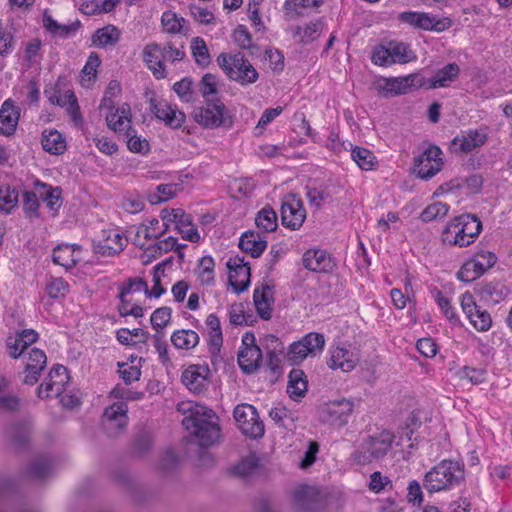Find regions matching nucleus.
Listing matches in <instances>:
<instances>
[{
    "label": "nucleus",
    "mask_w": 512,
    "mask_h": 512,
    "mask_svg": "<svg viewBox=\"0 0 512 512\" xmlns=\"http://www.w3.org/2000/svg\"><path fill=\"white\" fill-rule=\"evenodd\" d=\"M351 158L360 169L365 171L375 169L378 164L373 152L364 147H353L351 149Z\"/></svg>",
    "instance_id": "43"
},
{
    "label": "nucleus",
    "mask_w": 512,
    "mask_h": 512,
    "mask_svg": "<svg viewBox=\"0 0 512 512\" xmlns=\"http://www.w3.org/2000/svg\"><path fill=\"white\" fill-rule=\"evenodd\" d=\"M258 467V458L255 454H250L244 457L237 465H235L234 474L247 477L252 475Z\"/></svg>",
    "instance_id": "58"
},
{
    "label": "nucleus",
    "mask_w": 512,
    "mask_h": 512,
    "mask_svg": "<svg viewBox=\"0 0 512 512\" xmlns=\"http://www.w3.org/2000/svg\"><path fill=\"white\" fill-rule=\"evenodd\" d=\"M186 246V244H178L176 238L169 236L163 240H159L154 244L149 245L147 248H145V250L154 258L162 256L164 253L172 250L177 252L180 258H183L184 253L182 252V249Z\"/></svg>",
    "instance_id": "40"
},
{
    "label": "nucleus",
    "mask_w": 512,
    "mask_h": 512,
    "mask_svg": "<svg viewBox=\"0 0 512 512\" xmlns=\"http://www.w3.org/2000/svg\"><path fill=\"white\" fill-rule=\"evenodd\" d=\"M280 212L283 226L291 230H298L306 219L303 202L296 194H288L284 197Z\"/></svg>",
    "instance_id": "14"
},
{
    "label": "nucleus",
    "mask_w": 512,
    "mask_h": 512,
    "mask_svg": "<svg viewBox=\"0 0 512 512\" xmlns=\"http://www.w3.org/2000/svg\"><path fill=\"white\" fill-rule=\"evenodd\" d=\"M151 109L157 119L172 128H179L185 120V114L166 100L151 101Z\"/></svg>",
    "instance_id": "26"
},
{
    "label": "nucleus",
    "mask_w": 512,
    "mask_h": 512,
    "mask_svg": "<svg viewBox=\"0 0 512 512\" xmlns=\"http://www.w3.org/2000/svg\"><path fill=\"white\" fill-rule=\"evenodd\" d=\"M371 61L373 64L382 67H389L394 64L389 44L379 45L372 51Z\"/></svg>",
    "instance_id": "59"
},
{
    "label": "nucleus",
    "mask_w": 512,
    "mask_h": 512,
    "mask_svg": "<svg viewBox=\"0 0 512 512\" xmlns=\"http://www.w3.org/2000/svg\"><path fill=\"white\" fill-rule=\"evenodd\" d=\"M119 375L126 384H131L139 380L141 375L140 367L131 361V363H118Z\"/></svg>",
    "instance_id": "62"
},
{
    "label": "nucleus",
    "mask_w": 512,
    "mask_h": 512,
    "mask_svg": "<svg viewBox=\"0 0 512 512\" xmlns=\"http://www.w3.org/2000/svg\"><path fill=\"white\" fill-rule=\"evenodd\" d=\"M323 30V22L320 19L310 21L303 25H299L293 32V37L297 41L307 44L316 40Z\"/></svg>",
    "instance_id": "37"
},
{
    "label": "nucleus",
    "mask_w": 512,
    "mask_h": 512,
    "mask_svg": "<svg viewBox=\"0 0 512 512\" xmlns=\"http://www.w3.org/2000/svg\"><path fill=\"white\" fill-rule=\"evenodd\" d=\"M449 206L443 202H433L429 204L421 213V219L424 222H431L441 219L447 215Z\"/></svg>",
    "instance_id": "52"
},
{
    "label": "nucleus",
    "mask_w": 512,
    "mask_h": 512,
    "mask_svg": "<svg viewBox=\"0 0 512 512\" xmlns=\"http://www.w3.org/2000/svg\"><path fill=\"white\" fill-rule=\"evenodd\" d=\"M18 190L10 185L0 186V211L10 214L18 204Z\"/></svg>",
    "instance_id": "47"
},
{
    "label": "nucleus",
    "mask_w": 512,
    "mask_h": 512,
    "mask_svg": "<svg viewBox=\"0 0 512 512\" xmlns=\"http://www.w3.org/2000/svg\"><path fill=\"white\" fill-rule=\"evenodd\" d=\"M174 230L181 234L183 239L190 242H198L200 240V234L192 223L191 216L181 208L175 221Z\"/></svg>",
    "instance_id": "36"
},
{
    "label": "nucleus",
    "mask_w": 512,
    "mask_h": 512,
    "mask_svg": "<svg viewBox=\"0 0 512 512\" xmlns=\"http://www.w3.org/2000/svg\"><path fill=\"white\" fill-rule=\"evenodd\" d=\"M205 324L208 328V344L210 351L213 353L219 352L223 343V334L218 316L214 313L209 314L205 320Z\"/></svg>",
    "instance_id": "39"
},
{
    "label": "nucleus",
    "mask_w": 512,
    "mask_h": 512,
    "mask_svg": "<svg viewBox=\"0 0 512 512\" xmlns=\"http://www.w3.org/2000/svg\"><path fill=\"white\" fill-rule=\"evenodd\" d=\"M100 109H108L106 122L108 127L116 133H125L131 128V108L124 103L114 109L113 101L105 96L100 104Z\"/></svg>",
    "instance_id": "16"
},
{
    "label": "nucleus",
    "mask_w": 512,
    "mask_h": 512,
    "mask_svg": "<svg viewBox=\"0 0 512 512\" xmlns=\"http://www.w3.org/2000/svg\"><path fill=\"white\" fill-rule=\"evenodd\" d=\"M81 254L82 250L78 245H58L53 251V262L66 269H70L81 261Z\"/></svg>",
    "instance_id": "33"
},
{
    "label": "nucleus",
    "mask_w": 512,
    "mask_h": 512,
    "mask_svg": "<svg viewBox=\"0 0 512 512\" xmlns=\"http://www.w3.org/2000/svg\"><path fill=\"white\" fill-rule=\"evenodd\" d=\"M395 436L388 430H382L366 437L354 453L358 464L378 462L392 451Z\"/></svg>",
    "instance_id": "5"
},
{
    "label": "nucleus",
    "mask_w": 512,
    "mask_h": 512,
    "mask_svg": "<svg viewBox=\"0 0 512 512\" xmlns=\"http://www.w3.org/2000/svg\"><path fill=\"white\" fill-rule=\"evenodd\" d=\"M128 406L124 401H118L108 406L102 416V424L109 435L116 436L128 424Z\"/></svg>",
    "instance_id": "20"
},
{
    "label": "nucleus",
    "mask_w": 512,
    "mask_h": 512,
    "mask_svg": "<svg viewBox=\"0 0 512 512\" xmlns=\"http://www.w3.org/2000/svg\"><path fill=\"white\" fill-rule=\"evenodd\" d=\"M398 20L402 24L409 25L414 29L443 32L452 26V20L449 17L439 18L426 12L404 11L398 15Z\"/></svg>",
    "instance_id": "9"
},
{
    "label": "nucleus",
    "mask_w": 512,
    "mask_h": 512,
    "mask_svg": "<svg viewBox=\"0 0 512 512\" xmlns=\"http://www.w3.org/2000/svg\"><path fill=\"white\" fill-rule=\"evenodd\" d=\"M6 349L10 357L16 359L19 357H24L25 354L30 350L26 347V345L20 340L19 336H9L6 340Z\"/></svg>",
    "instance_id": "64"
},
{
    "label": "nucleus",
    "mask_w": 512,
    "mask_h": 512,
    "mask_svg": "<svg viewBox=\"0 0 512 512\" xmlns=\"http://www.w3.org/2000/svg\"><path fill=\"white\" fill-rule=\"evenodd\" d=\"M229 269V283L233 289L240 293L250 284V267L240 257H230L227 261Z\"/></svg>",
    "instance_id": "25"
},
{
    "label": "nucleus",
    "mask_w": 512,
    "mask_h": 512,
    "mask_svg": "<svg viewBox=\"0 0 512 512\" xmlns=\"http://www.w3.org/2000/svg\"><path fill=\"white\" fill-rule=\"evenodd\" d=\"M481 230L482 223L476 215L462 214L447 223L441 238L446 245L467 247L475 242Z\"/></svg>",
    "instance_id": "3"
},
{
    "label": "nucleus",
    "mask_w": 512,
    "mask_h": 512,
    "mask_svg": "<svg viewBox=\"0 0 512 512\" xmlns=\"http://www.w3.org/2000/svg\"><path fill=\"white\" fill-rule=\"evenodd\" d=\"M15 47L14 35L0 20V56L6 57L12 53Z\"/></svg>",
    "instance_id": "56"
},
{
    "label": "nucleus",
    "mask_w": 512,
    "mask_h": 512,
    "mask_svg": "<svg viewBox=\"0 0 512 512\" xmlns=\"http://www.w3.org/2000/svg\"><path fill=\"white\" fill-rule=\"evenodd\" d=\"M262 353L255 344L253 333L246 332L242 336V345L238 352V364L246 374L255 372L261 365Z\"/></svg>",
    "instance_id": "15"
},
{
    "label": "nucleus",
    "mask_w": 512,
    "mask_h": 512,
    "mask_svg": "<svg viewBox=\"0 0 512 512\" xmlns=\"http://www.w3.org/2000/svg\"><path fill=\"white\" fill-rule=\"evenodd\" d=\"M199 335L190 329L176 330L171 335V342L177 349L189 350L199 343Z\"/></svg>",
    "instance_id": "41"
},
{
    "label": "nucleus",
    "mask_w": 512,
    "mask_h": 512,
    "mask_svg": "<svg viewBox=\"0 0 512 512\" xmlns=\"http://www.w3.org/2000/svg\"><path fill=\"white\" fill-rule=\"evenodd\" d=\"M171 313L172 310L169 307H161L156 309L150 318L152 327L157 331L162 330L169 323L171 319Z\"/></svg>",
    "instance_id": "63"
},
{
    "label": "nucleus",
    "mask_w": 512,
    "mask_h": 512,
    "mask_svg": "<svg viewBox=\"0 0 512 512\" xmlns=\"http://www.w3.org/2000/svg\"><path fill=\"white\" fill-rule=\"evenodd\" d=\"M215 263L212 257L204 256L200 259L199 264L195 270V273L199 281L204 285H211L214 283Z\"/></svg>",
    "instance_id": "49"
},
{
    "label": "nucleus",
    "mask_w": 512,
    "mask_h": 512,
    "mask_svg": "<svg viewBox=\"0 0 512 512\" xmlns=\"http://www.w3.org/2000/svg\"><path fill=\"white\" fill-rule=\"evenodd\" d=\"M488 139L487 129H469L456 136L451 146L456 152L470 153L473 150L483 146Z\"/></svg>",
    "instance_id": "23"
},
{
    "label": "nucleus",
    "mask_w": 512,
    "mask_h": 512,
    "mask_svg": "<svg viewBox=\"0 0 512 512\" xmlns=\"http://www.w3.org/2000/svg\"><path fill=\"white\" fill-rule=\"evenodd\" d=\"M196 121L205 128H218L220 126L230 128L232 119L226 114L225 105L221 101L207 103L195 113Z\"/></svg>",
    "instance_id": "13"
},
{
    "label": "nucleus",
    "mask_w": 512,
    "mask_h": 512,
    "mask_svg": "<svg viewBox=\"0 0 512 512\" xmlns=\"http://www.w3.org/2000/svg\"><path fill=\"white\" fill-rule=\"evenodd\" d=\"M464 480V463L458 460L444 459L426 472L423 486L429 493L450 491L461 485Z\"/></svg>",
    "instance_id": "2"
},
{
    "label": "nucleus",
    "mask_w": 512,
    "mask_h": 512,
    "mask_svg": "<svg viewBox=\"0 0 512 512\" xmlns=\"http://www.w3.org/2000/svg\"><path fill=\"white\" fill-rule=\"evenodd\" d=\"M190 48L193 59L198 66L205 68L211 63L208 47L201 37L192 38Z\"/></svg>",
    "instance_id": "44"
},
{
    "label": "nucleus",
    "mask_w": 512,
    "mask_h": 512,
    "mask_svg": "<svg viewBox=\"0 0 512 512\" xmlns=\"http://www.w3.org/2000/svg\"><path fill=\"white\" fill-rule=\"evenodd\" d=\"M20 117V110L11 99L5 100L0 108V134H14Z\"/></svg>",
    "instance_id": "29"
},
{
    "label": "nucleus",
    "mask_w": 512,
    "mask_h": 512,
    "mask_svg": "<svg viewBox=\"0 0 512 512\" xmlns=\"http://www.w3.org/2000/svg\"><path fill=\"white\" fill-rule=\"evenodd\" d=\"M495 262V254L491 252L479 254L475 259L464 263L458 272V277L465 282L473 281L480 277L488 268L492 267Z\"/></svg>",
    "instance_id": "22"
},
{
    "label": "nucleus",
    "mask_w": 512,
    "mask_h": 512,
    "mask_svg": "<svg viewBox=\"0 0 512 512\" xmlns=\"http://www.w3.org/2000/svg\"><path fill=\"white\" fill-rule=\"evenodd\" d=\"M388 44L394 64H406L416 59L415 53L408 44L398 41H390Z\"/></svg>",
    "instance_id": "45"
},
{
    "label": "nucleus",
    "mask_w": 512,
    "mask_h": 512,
    "mask_svg": "<svg viewBox=\"0 0 512 512\" xmlns=\"http://www.w3.org/2000/svg\"><path fill=\"white\" fill-rule=\"evenodd\" d=\"M69 384V374L67 369L60 364H56L50 370L47 378L38 387L37 394L40 398H53L61 396L66 392Z\"/></svg>",
    "instance_id": "12"
},
{
    "label": "nucleus",
    "mask_w": 512,
    "mask_h": 512,
    "mask_svg": "<svg viewBox=\"0 0 512 512\" xmlns=\"http://www.w3.org/2000/svg\"><path fill=\"white\" fill-rule=\"evenodd\" d=\"M324 0H286L284 8L286 11L296 15H302L305 10L318 8Z\"/></svg>",
    "instance_id": "55"
},
{
    "label": "nucleus",
    "mask_w": 512,
    "mask_h": 512,
    "mask_svg": "<svg viewBox=\"0 0 512 512\" xmlns=\"http://www.w3.org/2000/svg\"><path fill=\"white\" fill-rule=\"evenodd\" d=\"M461 307L471 325L480 332L488 331L492 325L490 314L478 306L471 293L465 292L461 295Z\"/></svg>",
    "instance_id": "18"
},
{
    "label": "nucleus",
    "mask_w": 512,
    "mask_h": 512,
    "mask_svg": "<svg viewBox=\"0 0 512 512\" xmlns=\"http://www.w3.org/2000/svg\"><path fill=\"white\" fill-rule=\"evenodd\" d=\"M420 74L413 73L402 77H379L373 81V88L383 98L407 94L413 88H421Z\"/></svg>",
    "instance_id": "7"
},
{
    "label": "nucleus",
    "mask_w": 512,
    "mask_h": 512,
    "mask_svg": "<svg viewBox=\"0 0 512 512\" xmlns=\"http://www.w3.org/2000/svg\"><path fill=\"white\" fill-rule=\"evenodd\" d=\"M217 63L231 80L241 85L252 84L258 79V72L241 53H221Z\"/></svg>",
    "instance_id": "6"
},
{
    "label": "nucleus",
    "mask_w": 512,
    "mask_h": 512,
    "mask_svg": "<svg viewBox=\"0 0 512 512\" xmlns=\"http://www.w3.org/2000/svg\"><path fill=\"white\" fill-rule=\"evenodd\" d=\"M277 220L276 212L272 208L266 206L257 213L255 223L259 230L267 233L276 230L278 226Z\"/></svg>",
    "instance_id": "46"
},
{
    "label": "nucleus",
    "mask_w": 512,
    "mask_h": 512,
    "mask_svg": "<svg viewBox=\"0 0 512 512\" xmlns=\"http://www.w3.org/2000/svg\"><path fill=\"white\" fill-rule=\"evenodd\" d=\"M161 23H162L164 31L167 33H171V34L186 33L185 19L181 16H178L175 12H172V11L164 12L161 17Z\"/></svg>",
    "instance_id": "48"
},
{
    "label": "nucleus",
    "mask_w": 512,
    "mask_h": 512,
    "mask_svg": "<svg viewBox=\"0 0 512 512\" xmlns=\"http://www.w3.org/2000/svg\"><path fill=\"white\" fill-rule=\"evenodd\" d=\"M124 136L126 138L127 148L131 152L145 154L149 151V142L145 138L138 136L132 127L124 133Z\"/></svg>",
    "instance_id": "51"
},
{
    "label": "nucleus",
    "mask_w": 512,
    "mask_h": 512,
    "mask_svg": "<svg viewBox=\"0 0 512 512\" xmlns=\"http://www.w3.org/2000/svg\"><path fill=\"white\" fill-rule=\"evenodd\" d=\"M207 366L191 365L182 373V383L192 392H201L207 383Z\"/></svg>",
    "instance_id": "30"
},
{
    "label": "nucleus",
    "mask_w": 512,
    "mask_h": 512,
    "mask_svg": "<svg viewBox=\"0 0 512 512\" xmlns=\"http://www.w3.org/2000/svg\"><path fill=\"white\" fill-rule=\"evenodd\" d=\"M253 300L258 315L263 320H269L272 317V305L274 303L273 286L264 283L256 287L253 293Z\"/></svg>",
    "instance_id": "28"
},
{
    "label": "nucleus",
    "mask_w": 512,
    "mask_h": 512,
    "mask_svg": "<svg viewBox=\"0 0 512 512\" xmlns=\"http://www.w3.org/2000/svg\"><path fill=\"white\" fill-rule=\"evenodd\" d=\"M354 407L355 404L352 399L340 398L331 400L322 407L320 418L329 425L342 427L348 423Z\"/></svg>",
    "instance_id": "11"
},
{
    "label": "nucleus",
    "mask_w": 512,
    "mask_h": 512,
    "mask_svg": "<svg viewBox=\"0 0 512 512\" xmlns=\"http://www.w3.org/2000/svg\"><path fill=\"white\" fill-rule=\"evenodd\" d=\"M306 197L311 206L319 209L324 203L330 199V194L326 188L323 187H309L307 186Z\"/></svg>",
    "instance_id": "57"
},
{
    "label": "nucleus",
    "mask_w": 512,
    "mask_h": 512,
    "mask_svg": "<svg viewBox=\"0 0 512 512\" xmlns=\"http://www.w3.org/2000/svg\"><path fill=\"white\" fill-rule=\"evenodd\" d=\"M179 410L188 412L182 420L183 426L195 436L201 447H209L220 438V427L213 410L193 403H182Z\"/></svg>",
    "instance_id": "1"
},
{
    "label": "nucleus",
    "mask_w": 512,
    "mask_h": 512,
    "mask_svg": "<svg viewBox=\"0 0 512 512\" xmlns=\"http://www.w3.org/2000/svg\"><path fill=\"white\" fill-rule=\"evenodd\" d=\"M239 247L252 257H259L267 247V241L255 231L245 232L239 241Z\"/></svg>",
    "instance_id": "35"
},
{
    "label": "nucleus",
    "mask_w": 512,
    "mask_h": 512,
    "mask_svg": "<svg viewBox=\"0 0 512 512\" xmlns=\"http://www.w3.org/2000/svg\"><path fill=\"white\" fill-rule=\"evenodd\" d=\"M41 144L46 152L54 155L62 154L66 150V140L57 130H44Z\"/></svg>",
    "instance_id": "38"
},
{
    "label": "nucleus",
    "mask_w": 512,
    "mask_h": 512,
    "mask_svg": "<svg viewBox=\"0 0 512 512\" xmlns=\"http://www.w3.org/2000/svg\"><path fill=\"white\" fill-rule=\"evenodd\" d=\"M442 151L434 145L427 147L423 153L415 159V169L422 179H430L442 168Z\"/></svg>",
    "instance_id": "19"
},
{
    "label": "nucleus",
    "mask_w": 512,
    "mask_h": 512,
    "mask_svg": "<svg viewBox=\"0 0 512 512\" xmlns=\"http://www.w3.org/2000/svg\"><path fill=\"white\" fill-rule=\"evenodd\" d=\"M360 361L359 351L350 344L342 343L330 349L329 368L343 372L352 371Z\"/></svg>",
    "instance_id": "17"
},
{
    "label": "nucleus",
    "mask_w": 512,
    "mask_h": 512,
    "mask_svg": "<svg viewBox=\"0 0 512 512\" xmlns=\"http://www.w3.org/2000/svg\"><path fill=\"white\" fill-rule=\"evenodd\" d=\"M185 57L182 49L175 48L170 43L165 45L158 43H148L142 51V59L147 69L152 75L160 80L168 76L165 61L174 63L181 61Z\"/></svg>",
    "instance_id": "4"
},
{
    "label": "nucleus",
    "mask_w": 512,
    "mask_h": 512,
    "mask_svg": "<svg viewBox=\"0 0 512 512\" xmlns=\"http://www.w3.org/2000/svg\"><path fill=\"white\" fill-rule=\"evenodd\" d=\"M234 418L243 434L250 438L264 435V424L259 419L256 408L250 404H240L234 409Z\"/></svg>",
    "instance_id": "10"
},
{
    "label": "nucleus",
    "mask_w": 512,
    "mask_h": 512,
    "mask_svg": "<svg viewBox=\"0 0 512 512\" xmlns=\"http://www.w3.org/2000/svg\"><path fill=\"white\" fill-rule=\"evenodd\" d=\"M122 37V31L115 25L108 24L98 28L92 35L91 42L94 47L109 49L115 47Z\"/></svg>",
    "instance_id": "31"
},
{
    "label": "nucleus",
    "mask_w": 512,
    "mask_h": 512,
    "mask_svg": "<svg viewBox=\"0 0 512 512\" xmlns=\"http://www.w3.org/2000/svg\"><path fill=\"white\" fill-rule=\"evenodd\" d=\"M51 469L50 459L48 457H40L31 464L29 474L34 478L44 479L50 474Z\"/></svg>",
    "instance_id": "61"
},
{
    "label": "nucleus",
    "mask_w": 512,
    "mask_h": 512,
    "mask_svg": "<svg viewBox=\"0 0 512 512\" xmlns=\"http://www.w3.org/2000/svg\"><path fill=\"white\" fill-rule=\"evenodd\" d=\"M307 391V380L300 369H292L289 373L287 392L292 398L303 397Z\"/></svg>",
    "instance_id": "42"
},
{
    "label": "nucleus",
    "mask_w": 512,
    "mask_h": 512,
    "mask_svg": "<svg viewBox=\"0 0 512 512\" xmlns=\"http://www.w3.org/2000/svg\"><path fill=\"white\" fill-rule=\"evenodd\" d=\"M101 60L96 53H91L82 69V85L89 86L90 82L96 78L97 68Z\"/></svg>",
    "instance_id": "54"
},
{
    "label": "nucleus",
    "mask_w": 512,
    "mask_h": 512,
    "mask_svg": "<svg viewBox=\"0 0 512 512\" xmlns=\"http://www.w3.org/2000/svg\"><path fill=\"white\" fill-rule=\"evenodd\" d=\"M324 347V335L311 332L289 346L287 359L291 364L298 365L309 356L314 357L321 354Z\"/></svg>",
    "instance_id": "8"
},
{
    "label": "nucleus",
    "mask_w": 512,
    "mask_h": 512,
    "mask_svg": "<svg viewBox=\"0 0 512 512\" xmlns=\"http://www.w3.org/2000/svg\"><path fill=\"white\" fill-rule=\"evenodd\" d=\"M434 298L446 319L453 324L459 323V317L455 308L451 305L450 299L439 290L435 292Z\"/></svg>",
    "instance_id": "53"
},
{
    "label": "nucleus",
    "mask_w": 512,
    "mask_h": 512,
    "mask_svg": "<svg viewBox=\"0 0 512 512\" xmlns=\"http://www.w3.org/2000/svg\"><path fill=\"white\" fill-rule=\"evenodd\" d=\"M39 194L41 199L46 203L47 207L56 212L62 205L61 189L46 184H41Z\"/></svg>",
    "instance_id": "50"
},
{
    "label": "nucleus",
    "mask_w": 512,
    "mask_h": 512,
    "mask_svg": "<svg viewBox=\"0 0 512 512\" xmlns=\"http://www.w3.org/2000/svg\"><path fill=\"white\" fill-rule=\"evenodd\" d=\"M460 74V67L456 63H448L442 68L438 69L434 75L430 78H425L420 74L421 78V88L427 89H437V88H447L451 86V84L457 80Z\"/></svg>",
    "instance_id": "24"
},
{
    "label": "nucleus",
    "mask_w": 512,
    "mask_h": 512,
    "mask_svg": "<svg viewBox=\"0 0 512 512\" xmlns=\"http://www.w3.org/2000/svg\"><path fill=\"white\" fill-rule=\"evenodd\" d=\"M303 263L307 269L319 273L331 271L334 266L331 256L321 249L307 250L303 255Z\"/></svg>",
    "instance_id": "32"
},
{
    "label": "nucleus",
    "mask_w": 512,
    "mask_h": 512,
    "mask_svg": "<svg viewBox=\"0 0 512 512\" xmlns=\"http://www.w3.org/2000/svg\"><path fill=\"white\" fill-rule=\"evenodd\" d=\"M24 378L23 383L34 385L38 382L42 371L47 364L45 352L39 348H31L23 357Z\"/></svg>",
    "instance_id": "21"
},
{
    "label": "nucleus",
    "mask_w": 512,
    "mask_h": 512,
    "mask_svg": "<svg viewBox=\"0 0 512 512\" xmlns=\"http://www.w3.org/2000/svg\"><path fill=\"white\" fill-rule=\"evenodd\" d=\"M294 500L301 509L313 511L318 507L321 495L316 487L303 485L295 490Z\"/></svg>",
    "instance_id": "34"
},
{
    "label": "nucleus",
    "mask_w": 512,
    "mask_h": 512,
    "mask_svg": "<svg viewBox=\"0 0 512 512\" xmlns=\"http://www.w3.org/2000/svg\"><path fill=\"white\" fill-rule=\"evenodd\" d=\"M127 243V238L118 229L105 230L96 251L104 256H113L123 251Z\"/></svg>",
    "instance_id": "27"
},
{
    "label": "nucleus",
    "mask_w": 512,
    "mask_h": 512,
    "mask_svg": "<svg viewBox=\"0 0 512 512\" xmlns=\"http://www.w3.org/2000/svg\"><path fill=\"white\" fill-rule=\"evenodd\" d=\"M459 376L462 380H467L473 385H478L485 382L487 371L482 368L465 366L460 370Z\"/></svg>",
    "instance_id": "60"
}]
</instances>
